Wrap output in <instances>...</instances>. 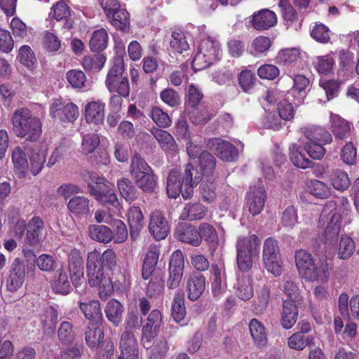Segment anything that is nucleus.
<instances>
[{
	"mask_svg": "<svg viewBox=\"0 0 359 359\" xmlns=\"http://www.w3.org/2000/svg\"><path fill=\"white\" fill-rule=\"evenodd\" d=\"M201 171L189 163L184 169L183 175L177 169L170 171L167 179V193L169 198H176L181 193L184 199L191 198L194 193V187L202 180Z\"/></svg>",
	"mask_w": 359,
	"mask_h": 359,
	"instance_id": "nucleus-1",
	"label": "nucleus"
},
{
	"mask_svg": "<svg viewBox=\"0 0 359 359\" xmlns=\"http://www.w3.org/2000/svg\"><path fill=\"white\" fill-rule=\"evenodd\" d=\"M295 264L299 275L309 281L327 283L330 278V266L327 262L315 263L313 256L305 250L295 252Z\"/></svg>",
	"mask_w": 359,
	"mask_h": 359,
	"instance_id": "nucleus-2",
	"label": "nucleus"
},
{
	"mask_svg": "<svg viewBox=\"0 0 359 359\" xmlns=\"http://www.w3.org/2000/svg\"><path fill=\"white\" fill-rule=\"evenodd\" d=\"M13 130L15 135L25 141L36 142L41 135V120L25 108L16 110L11 118Z\"/></svg>",
	"mask_w": 359,
	"mask_h": 359,
	"instance_id": "nucleus-3",
	"label": "nucleus"
},
{
	"mask_svg": "<svg viewBox=\"0 0 359 359\" xmlns=\"http://www.w3.org/2000/svg\"><path fill=\"white\" fill-rule=\"evenodd\" d=\"M260 241L255 234L238 238L236 262L242 271H248L259 257Z\"/></svg>",
	"mask_w": 359,
	"mask_h": 359,
	"instance_id": "nucleus-4",
	"label": "nucleus"
},
{
	"mask_svg": "<svg viewBox=\"0 0 359 359\" xmlns=\"http://www.w3.org/2000/svg\"><path fill=\"white\" fill-rule=\"evenodd\" d=\"M124 70V60L121 57L115 58L108 70L104 83L110 93L126 98L130 95V83L128 77L123 76Z\"/></svg>",
	"mask_w": 359,
	"mask_h": 359,
	"instance_id": "nucleus-5",
	"label": "nucleus"
},
{
	"mask_svg": "<svg viewBox=\"0 0 359 359\" xmlns=\"http://www.w3.org/2000/svg\"><path fill=\"white\" fill-rule=\"evenodd\" d=\"M16 233L21 237L25 231L24 241L26 245L35 247L42 243L46 233L43 220L39 216L33 217L28 223L25 219H18L16 222Z\"/></svg>",
	"mask_w": 359,
	"mask_h": 359,
	"instance_id": "nucleus-6",
	"label": "nucleus"
},
{
	"mask_svg": "<svg viewBox=\"0 0 359 359\" xmlns=\"http://www.w3.org/2000/svg\"><path fill=\"white\" fill-rule=\"evenodd\" d=\"M262 259L264 268L275 276L283 271V261L278 242L272 238L265 240L263 245Z\"/></svg>",
	"mask_w": 359,
	"mask_h": 359,
	"instance_id": "nucleus-7",
	"label": "nucleus"
},
{
	"mask_svg": "<svg viewBox=\"0 0 359 359\" xmlns=\"http://www.w3.org/2000/svg\"><path fill=\"white\" fill-rule=\"evenodd\" d=\"M163 316L160 310L154 309L147 316L142 326L141 342L146 348L151 346L153 340L158 335L162 324Z\"/></svg>",
	"mask_w": 359,
	"mask_h": 359,
	"instance_id": "nucleus-8",
	"label": "nucleus"
},
{
	"mask_svg": "<svg viewBox=\"0 0 359 359\" xmlns=\"http://www.w3.org/2000/svg\"><path fill=\"white\" fill-rule=\"evenodd\" d=\"M184 269V255L181 250H175L171 255L169 262V276L166 281L168 290L177 289L182 279Z\"/></svg>",
	"mask_w": 359,
	"mask_h": 359,
	"instance_id": "nucleus-9",
	"label": "nucleus"
},
{
	"mask_svg": "<svg viewBox=\"0 0 359 359\" xmlns=\"http://www.w3.org/2000/svg\"><path fill=\"white\" fill-rule=\"evenodd\" d=\"M50 115L65 123H72L79 116L78 107L72 102H65L61 99H55L50 107Z\"/></svg>",
	"mask_w": 359,
	"mask_h": 359,
	"instance_id": "nucleus-10",
	"label": "nucleus"
},
{
	"mask_svg": "<svg viewBox=\"0 0 359 359\" xmlns=\"http://www.w3.org/2000/svg\"><path fill=\"white\" fill-rule=\"evenodd\" d=\"M148 229L156 240L161 241L166 238L170 232V225L162 211L156 210L151 212Z\"/></svg>",
	"mask_w": 359,
	"mask_h": 359,
	"instance_id": "nucleus-11",
	"label": "nucleus"
},
{
	"mask_svg": "<svg viewBox=\"0 0 359 359\" xmlns=\"http://www.w3.org/2000/svg\"><path fill=\"white\" fill-rule=\"evenodd\" d=\"M118 359H139V346L133 332L124 331L120 337Z\"/></svg>",
	"mask_w": 359,
	"mask_h": 359,
	"instance_id": "nucleus-12",
	"label": "nucleus"
},
{
	"mask_svg": "<svg viewBox=\"0 0 359 359\" xmlns=\"http://www.w3.org/2000/svg\"><path fill=\"white\" fill-rule=\"evenodd\" d=\"M207 145L223 161L231 162L238 158L237 148L228 141L220 138H212L209 140Z\"/></svg>",
	"mask_w": 359,
	"mask_h": 359,
	"instance_id": "nucleus-13",
	"label": "nucleus"
},
{
	"mask_svg": "<svg viewBox=\"0 0 359 359\" xmlns=\"http://www.w3.org/2000/svg\"><path fill=\"white\" fill-rule=\"evenodd\" d=\"M266 194L263 185L251 187L246 196V208L252 216L258 215L263 210Z\"/></svg>",
	"mask_w": 359,
	"mask_h": 359,
	"instance_id": "nucleus-14",
	"label": "nucleus"
},
{
	"mask_svg": "<svg viewBox=\"0 0 359 359\" xmlns=\"http://www.w3.org/2000/svg\"><path fill=\"white\" fill-rule=\"evenodd\" d=\"M25 265L19 258H15L10 267L9 273L6 280L8 290L15 292L21 287L25 279Z\"/></svg>",
	"mask_w": 359,
	"mask_h": 359,
	"instance_id": "nucleus-15",
	"label": "nucleus"
},
{
	"mask_svg": "<svg viewBox=\"0 0 359 359\" xmlns=\"http://www.w3.org/2000/svg\"><path fill=\"white\" fill-rule=\"evenodd\" d=\"M83 180L88 184V191L95 199H97V196L102 195L113 189L109 181L93 172H86L83 174Z\"/></svg>",
	"mask_w": 359,
	"mask_h": 359,
	"instance_id": "nucleus-16",
	"label": "nucleus"
},
{
	"mask_svg": "<svg viewBox=\"0 0 359 359\" xmlns=\"http://www.w3.org/2000/svg\"><path fill=\"white\" fill-rule=\"evenodd\" d=\"M205 289V276L196 271L189 274L186 281V290L189 300L196 301Z\"/></svg>",
	"mask_w": 359,
	"mask_h": 359,
	"instance_id": "nucleus-17",
	"label": "nucleus"
},
{
	"mask_svg": "<svg viewBox=\"0 0 359 359\" xmlns=\"http://www.w3.org/2000/svg\"><path fill=\"white\" fill-rule=\"evenodd\" d=\"M210 278L212 294L214 296L218 297L225 291L226 287V268L223 262L211 265Z\"/></svg>",
	"mask_w": 359,
	"mask_h": 359,
	"instance_id": "nucleus-18",
	"label": "nucleus"
},
{
	"mask_svg": "<svg viewBox=\"0 0 359 359\" xmlns=\"http://www.w3.org/2000/svg\"><path fill=\"white\" fill-rule=\"evenodd\" d=\"M88 283L91 287L99 286L100 288V296L102 298L111 293L113 285L109 278H107L100 269H88Z\"/></svg>",
	"mask_w": 359,
	"mask_h": 359,
	"instance_id": "nucleus-19",
	"label": "nucleus"
},
{
	"mask_svg": "<svg viewBox=\"0 0 359 359\" xmlns=\"http://www.w3.org/2000/svg\"><path fill=\"white\" fill-rule=\"evenodd\" d=\"M276 14L267 8L262 9L252 15V27L259 31H264L277 24Z\"/></svg>",
	"mask_w": 359,
	"mask_h": 359,
	"instance_id": "nucleus-20",
	"label": "nucleus"
},
{
	"mask_svg": "<svg viewBox=\"0 0 359 359\" xmlns=\"http://www.w3.org/2000/svg\"><path fill=\"white\" fill-rule=\"evenodd\" d=\"M299 311L297 303L292 299H286L283 302V311L280 325L285 330L292 328L297 323Z\"/></svg>",
	"mask_w": 359,
	"mask_h": 359,
	"instance_id": "nucleus-21",
	"label": "nucleus"
},
{
	"mask_svg": "<svg viewBox=\"0 0 359 359\" xmlns=\"http://www.w3.org/2000/svg\"><path fill=\"white\" fill-rule=\"evenodd\" d=\"M79 306L85 318L88 319L91 324L101 323L103 317L99 301L92 300L84 302L80 300L79 302Z\"/></svg>",
	"mask_w": 359,
	"mask_h": 359,
	"instance_id": "nucleus-22",
	"label": "nucleus"
},
{
	"mask_svg": "<svg viewBox=\"0 0 359 359\" xmlns=\"http://www.w3.org/2000/svg\"><path fill=\"white\" fill-rule=\"evenodd\" d=\"M175 234L176 238L182 242L191 244L195 247L201 245V238L198 229L191 224L178 226Z\"/></svg>",
	"mask_w": 359,
	"mask_h": 359,
	"instance_id": "nucleus-23",
	"label": "nucleus"
},
{
	"mask_svg": "<svg viewBox=\"0 0 359 359\" xmlns=\"http://www.w3.org/2000/svg\"><path fill=\"white\" fill-rule=\"evenodd\" d=\"M105 104L102 101H92L85 107V118L88 123H102L104 118Z\"/></svg>",
	"mask_w": 359,
	"mask_h": 359,
	"instance_id": "nucleus-24",
	"label": "nucleus"
},
{
	"mask_svg": "<svg viewBox=\"0 0 359 359\" xmlns=\"http://www.w3.org/2000/svg\"><path fill=\"white\" fill-rule=\"evenodd\" d=\"M151 133L163 151L170 154L177 151L176 142L168 132L154 127L151 130Z\"/></svg>",
	"mask_w": 359,
	"mask_h": 359,
	"instance_id": "nucleus-25",
	"label": "nucleus"
},
{
	"mask_svg": "<svg viewBox=\"0 0 359 359\" xmlns=\"http://www.w3.org/2000/svg\"><path fill=\"white\" fill-rule=\"evenodd\" d=\"M302 133L308 140L307 142L318 143H330L332 140V136L325 129L316 126H311L301 128Z\"/></svg>",
	"mask_w": 359,
	"mask_h": 359,
	"instance_id": "nucleus-26",
	"label": "nucleus"
},
{
	"mask_svg": "<svg viewBox=\"0 0 359 359\" xmlns=\"http://www.w3.org/2000/svg\"><path fill=\"white\" fill-rule=\"evenodd\" d=\"M208 209L200 203H189L182 210L180 219L182 220H200L207 214Z\"/></svg>",
	"mask_w": 359,
	"mask_h": 359,
	"instance_id": "nucleus-27",
	"label": "nucleus"
},
{
	"mask_svg": "<svg viewBox=\"0 0 359 359\" xmlns=\"http://www.w3.org/2000/svg\"><path fill=\"white\" fill-rule=\"evenodd\" d=\"M330 218L325 228L324 236L325 241L327 243H335L340 231L341 216L336 210L330 212Z\"/></svg>",
	"mask_w": 359,
	"mask_h": 359,
	"instance_id": "nucleus-28",
	"label": "nucleus"
},
{
	"mask_svg": "<svg viewBox=\"0 0 359 359\" xmlns=\"http://www.w3.org/2000/svg\"><path fill=\"white\" fill-rule=\"evenodd\" d=\"M331 129L335 138L345 140L349 137L351 126L349 122L337 114H331Z\"/></svg>",
	"mask_w": 359,
	"mask_h": 359,
	"instance_id": "nucleus-29",
	"label": "nucleus"
},
{
	"mask_svg": "<svg viewBox=\"0 0 359 359\" xmlns=\"http://www.w3.org/2000/svg\"><path fill=\"white\" fill-rule=\"evenodd\" d=\"M68 210L76 217H84L90 212V200L83 196H75L67 203Z\"/></svg>",
	"mask_w": 359,
	"mask_h": 359,
	"instance_id": "nucleus-30",
	"label": "nucleus"
},
{
	"mask_svg": "<svg viewBox=\"0 0 359 359\" xmlns=\"http://www.w3.org/2000/svg\"><path fill=\"white\" fill-rule=\"evenodd\" d=\"M12 161L14 165V172L19 178L25 177L29 171V163L23 149L15 147L12 153Z\"/></svg>",
	"mask_w": 359,
	"mask_h": 359,
	"instance_id": "nucleus-31",
	"label": "nucleus"
},
{
	"mask_svg": "<svg viewBox=\"0 0 359 359\" xmlns=\"http://www.w3.org/2000/svg\"><path fill=\"white\" fill-rule=\"evenodd\" d=\"M128 221L133 238L137 236L144 225V216L141 209L137 206H132L128 210Z\"/></svg>",
	"mask_w": 359,
	"mask_h": 359,
	"instance_id": "nucleus-32",
	"label": "nucleus"
},
{
	"mask_svg": "<svg viewBox=\"0 0 359 359\" xmlns=\"http://www.w3.org/2000/svg\"><path fill=\"white\" fill-rule=\"evenodd\" d=\"M201 243L203 240L210 249H215L218 245L219 238L215 227L207 222L201 223L198 229Z\"/></svg>",
	"mask_w": 359,
	"mask_h": 359,
	"instance_id": "nucleus-33",
	"label": "nucleus"
},
{
	"mask_svg": "<svg viewBox=\"0 0 359 359\" xmlns=\"http://www.w3.org/2000/svg\"><path fill=\"white\" fill-rule=\"evenodd\" d=\"M175 134L177 138L184 140L187 144L189 156L195 158L197 155L194 153V149H195V147L192 145L191 142L190 133L187 121L184 118H180L175 124Z\"/></svg>",
	"mask_w": 359,
	"mask_h": 359,
	"instance_id": "nucleus-34",
	"label": "nucleus"
},
{
	"mask_svg": "<svg viewBox=\"0 0 359 359\" xmlns=\"http://www.w3.org/2000/svg\"><path fill=\"white\" fill-rule=\"evenodd\" d=\"M88 235L93 240L102 243H109L114 238L113 231L105 225H90Z\"/></svg>",
	"mask_w": 359,
	"mask_h": 359,
	"instance_id": "nucleus-35",
	"label": "nucleus"
},
{
	"mask_svg": "<svg viewBox=\"0 0 359 359\" xmlns=\"http://www.w3.org/2000/svg\"><path fill=\"white\" fill-rule=\"evenodd\" d=\"M249 329L254 344L257 347H263L267 344V337L264 326L256 318L249 323Z\"/></svg>",
	"mask_w": 359,
	"mask_h": 359,
	"instance_id": "nucleus-36",
	"label": "nucleus"
},
{
	"mask_svg": "<svg viewBox=\"0 0 359 359\" xmlns=\"http://www.w3.org/2000/svg\"><path fill=\"white\" fill-rule=\"evenodd\" d=\"M278 6L280 8L285 25L287 27L296 26L297 24H298V27L301 26V23L299 22V15L296 10L287 0H280Z\"/></svg>",
	"mask_w": 359,
	"mask_h": 359,
	"instance_id": "nucleus-37",
	"label": "nucleus"
},
{
	"mask_svg": "<svg viewBox=\"0 0 359 359\" xmlns=\"http://www.w3.org/2000/svg\"><path fill=\"white\" fill-rule=\"evenodd\" d=\"M113 27L123 32H127L130 27V14L125 8L121 7L111 16L107 17Z\"/></svg>",
	"mask_w": 359,
	"mask_h": 359,
	"instance_id": "nucleus-38",
	"label": "nucleus"
},
{
	"mask_svg": "<svg viewBox=\"0 0 359 359\" xmlns=\"http://www.w3.org/2000/svg\"><path fill=\"white\" fill-rule=\"evenodd\" d=\"M289 156L292 163L299 168L305 169L313 164V162L303 153L301 146L296 143L290 146Z\"/></svg>",
	"mask_w": 359,
	"mask_h": 359,
	"instance_id": "nucleus-39",
	"label": "nucleus"
},
{
	"mask_svg": "<svg viewBox=\"0 0 359 359\" xmlns=\"http://www.w3.org/2000/svg\"><path fill=\"white\" fill-rule=\"evenodd\" d=\"M85 341L90 348H96L104 337V332L99 324H91L84 330Z\"/></svg>",
	"mask_w": 359,
	"mask_h": 359,
	"instance_id": "nucleus-40",
	"label": "nucleus"
},
{
	"mask_svg": "<svg viewBox=\"0 0 359 359\" xmlns=\"http://www.w3.org/2000/svg\"><path fill=\"white\" fill-rule=\"evenodd\" d=\"M235 287L236 289V294L240 299L246 301L253 297L252 280L248 276L243 275L238 276Z\"/></svg>",
	"mask_w": 359,
	"mask_h": 359,
	"instance_id": "nucleus-41",
	"label": "nucleus"
},
{
	"mask_svg": "<svg viewBox=\"0 0 359 359\" xmlns=\"http://www.w3.org/2000/svg\"><path fill=\"white\" fill-rule=\"evenodd\" d=\"M123 306L116 299L109 301L104 309L107 318L114 325L118 326L122 320Z\"/></svg>",
	"mask_w": 359,
	"mask_h": 359,
	"instance_id": "nucleus-42",
	"label": "nucleus"
},
{
	"mask_svg": "<svg viewBox=\"0 0 359 359\" xmlns=\"http://www.w3.org/2000/svg\"><path fill=\"white\" fill-rule=\"evenodd\" d=\"M186 309L184 306V293L182 290L175 292L172 305V316L175 322L181 323L184 320Z\"/></svg>",
	"mask_w": 359,
	"mask_h": 359,
	"instance_id": "nucleus-43",
	"label": "nucleus"
},
{
	"mask_svg": "<svg viewBox=\"0 0 359 359\" xmlns=\"http://www.w3.org/2000/svg\"><path fill=\"white\" fill-rule=\"evenodd\" d=\"M133 180L136 185L143 191L152 193L157 186L158 177L151 169L145 174L144 173L134 178Z\"/></svg>",
	"mask_w": 359,
	"mask_h": 359,
	"instance_id": "nucleus-44",
	"label": "nucleus"
},
{
	"mask_svg": "<svg viewBox=\"0 0 359 359\" xmlns=\"http://www.w3.org/2000/svg\"><path fill=\"white\" fill-rule=\"evenodd\" d=\"M199 49L212 62L217 61L221 55L220 44L216 40L208 39L203 41Z\"/></svg>",
	"mask_w": 359,
	"mask_h": 359,
	"instance_id": "nucleus-45",
	"label": "nucleus"
},
{
	"mask_svg": "<svg viewBox=\"0 0 359 359\" xmlns=\"http://www.w3.org/2000/svg\"><path fill=\"white\" fill-rule=\"evenodd\" d=\"M70 16V9L69 6L63 1H58L55 4L49 13L50 18L55 19L57 21L65 20V26L67 28L72 27L68 22V18Z\"/></svg>",
	"mask_w": 359,
	"mask_h": 359,
	"instance_id": "nucleus-46",
	"label": "nucleus"
},
{
	"mask_svg": "<svg viewBox=\"0 0 359 359\" xmlns=\"http://www.w3.org/2000/svg\"><path fill=\"white\" fill-rule=\"evenodd\" d=\"M329 177L333 187L339 191L347 189L351 184L348 174L341 169L333 170Z\"/></svg>",
	"mask_w": 359,
	"mask_h": 359,
	"instance_id": "nucleus-47",
	"label": "nucleus"
},
{
	"mask_svg": "<svg viewBox=\"0 0 359 359\" xmlns=\"http://www.w3.org/2000/svg\"><path fill=\"white\" fill-rule=\"evenodd\" d=\"M151 170V168L147 164L145 160L140 154L135 153L131 158L130 165V173L133 179L145 174Z\"/></svg>",
	"mask_w": 359,
	"mask_h": 359,
	"instance_id": "nucleus-48",
	"label": "nucleus"
},
{
	"mask_svg": "<svg viewBox=\"0 0 359 359\" xmlns=\"http://www.w3.org/2000/svg\"><path fill=\"white\" fill-rule=\"evenodd\" d=\"M313 336L304 334L302 332H296L288 339V346L292 349L302 351L313 342Z\"/></svg>",
	"mask_w": 359,
	"mask_h": 359,
	"instance_id": "nucleus-49",
	"label": "nucleus"
},
{
	"mask_svg": "<svg viewBox=\"0 0 359 359\" xmlns=\"http://www.w3.org/2000/svg\"><path fill=\"white\" fill-rule=\"evenodd\" d=\"M158 259V252L155 248H151L147 253L142 265V276L144 280L149 279L155 269Z\"/></svg>",
	"mask_w": 359,
	"mask_h": 359,
	"instance_id": "nucleus-50",
	"label": "nucleus"
},
{
	"mask_svg": "<svg viewBox=\"0 0 359 359\" xmlns=\"http://www.w3.org/2000/svg\"><path fill=\"white\" fill-rule=\"evenodd\" d=\"M199 171H201L203 176H210L212 174L215 165V158L207 151H203L198 156Z\"/></svg>",
	"mask_w": 359,
	"mask_h": 359,
	"instance_id": "nucleus-51",
	"label": "nucleus"
},
{
	"mask_svg": "<svg viewBox=\"0 0 359 359\" xmlns=\"http://www.w3.org/2000/svg\"><path fill=\"white\" fill-rule=\"evenodd\" d=\"M108 34L104 29H100L93 33L89 46L94 52L102 51L107 46Z\"/></svg>",
	"mask_w": 359,
	"mask_h": 359,
	"instance_id": "nucleus-52",
	"label": "nucleus"
},
{
	"mask_svg": "<svg viewBox=\"0 0 359 359\" xmlns=\"http://www.w3.org/2000/svg\"><path fill=\"white\" fill-rule=\"evenodd\" d=\"M117 187L120 194L129 203L137 198V190L132 182L128 178H121L117 181Z\"/></svg>",
	"mask_w": 359,
	"mask_h": 359,
	"instance_id": "nucleus-53",
	"label": "nucleus"
},
{
	"mask_svg": "<svg viewBox=\"0 0 359 359\" xmlns=\"http://www.w3.org/2000/svg\"><path fill=\"white\" fill-rule=\"evenodd\" d=\"M53 290L61 294H67L71 290L70 282L68 276L63 269L57 271V276L52 284Z\"/></svg>",
	"mask_w": 359,
	"mask_h": 359,
	"instance_id": "nucleus-54",
	"label": "nucleus"
},
{
	"mask_svg": "<svg viewBox=\"0 0 359 359\" xmlns=\"http://www.w3.org/2000/svg\"><path fill=\"white\" fill-rule=\"evenodd\" d=\"M170 48L174 53H182L188 50L189 45L184 34L182 32H173L170 40Z\"/></svg>",
	"mask_w": 359,
	"mask_h": 359,
	"instance_id": "nucleus-55",
	"label": "nucleus"
},
{
	"mask_svg": "<svg viewBox=\"0 0 359 359\" xmlns=\"http://www.w3.org/2000/svg\"><path fill=\"white\" fill-rule=\"evenodd\" d=\"M310 34L313 39L322 43H327L330 40V29L323 23H315Z\"/></svg>",
	"mask_w": 359,
	"mask_h": 359,
	"instance_id": "nucleus-56",
	"label": "nucleus"
},
{
	"mask_svg": "<svg viewBox=\"0 0 359 359\" xmlns=\"http://www.w3.org/2000/svg\"><path fill=\"white\" fill-rule=\"evenodd\" d=\"M280 222L285 229H291L298 223L297 212L293 205L287 206L283 212Z\"/></svg>",
	"mask_w": 359,
	"mask_h": 359,
	"instance_id": "nucleus-57",
	"label": "nucleus"
},
{
	"mask_svg": "<svg viewBox=\"0 0 359 359\" xmlns=\"http://www.w3.org/2000/svg\"><path fill=\"white\" fill-rule=\"evenodd\" d=\"M355 249V243L352 238L348 236H341L338 257L342 259H346L351 257Z\"/></svg>",
	"mask_w": 359,
	"mask_h": 359,
	"instance_id": "nucleus-58",
	"label": "nucleus"
},
{
	"mask_svg": "<svg viewBox=\"0 0 359 359\" xmlns=\"http://www.w3.org/2000/svg\"><path fill=\"white\" fill-rule=\"evenodd\" d=\"M57 333L60 341L65 344H71L75 339L73 326L68 321H63L60 323Z\"/></svg>",
	"mask_w": 359,
	"mask_h": 359,
	"instance_id": "nucleus-59",
	"label": "nucleus"
},
{
	"mask_svg": "<svg viewBox=\"0 0 359 359\" xmlns=\"http://www.w3.org/2000/svg\"><path fill=\"white\" fill-rule=\"evenodd\" d=\"M100 144V137L95 133H88L83 137L81 142V152L88 154L95 151Z\"/></svg>",
	"mask_w": 359,
	"mask_h": 359,
	"instance_id": "nucleus-60",
	"label": "nucleus"
},
{
	"mask_svg": "<svg viewBox=\"0 0 359 359\" xmlns=\"http://www.w3.org/2000/svg\"><path fill=\"white\" fill-rule=\"evenodd\" d=\"M311 193L320 198H327L331 194V189L325 182L312 180L309 186Z\"/></svg>",
	"mask_w": 359,
	"mask_h": 359,
	"instance_id": "nucleus-61",
	"label": "nucleus"
},
{
	"mask_svg": "<svg viewBox=\"0 0 359 359\" xmlns=\"http://www.w3.org/2000/svg\"><path fill=\"white\" fill-rule=\"evenodd\" d=\"M270 298V290L264 285L254 304V311L256 314H262L266 309Z\"/></svg>",
	"mask_w": 359,
	"mask_h": 359,
	"instance_id": "nucleus-62",
	"label": "nucleus"
},
{
	"mask_svg": "<svg viewBox=\"0 0 359 359\" xmlns=\"http://www.w3.org/2000/svg\"><path fill=\"white\" fill-rule=\"evenodd\" d=\"M150 116L160 128H168L171 126L172 121L170 116L159 107L152 108Z\"/></svg>",
	"mask_w": 359,
	"mask_h": 359,
	"instance_id": "nucleus-63",
	"label": "nucleus"
},
{
	"mask_svg": "<svg viewBox=\"0 0 359 359\" xmlns=\"http://www.w3.org/2000/svg\"><path fill=\"white\" fill-rule=\"evenodd\" d=\"M164 286L163 277L160 275H154L148 284L147 294L151 297H156L163 291Z\"/></svg>",
	"mask_w": 359,
	"mask_h": 359,
	"instance_id": "nucleus-64",
	"label": "nucleus"
}]
</instances>
